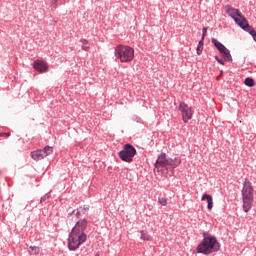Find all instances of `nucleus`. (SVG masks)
Returning <instances> with one entry per match:
<instances>
[{
  "label": "nucleus",
  "mask_w": 256,
  "mask_h": 256,
  "mask_svg": "<svg viewBox=\"0 0 256 256\" xmlns=\"http://www.w3.org/2000/svg\"><path fill=\"white\" fill-rule=\"evenodd\" d=\"M203 240L197 247L198 253H203V255H211V253L217 252L220 248L219 242H217V238L211 236L208 232L203 234Z\"/></svg>",
  "instance_id": "nucleus-2"
},
{
  "label": "nucleus",
  "mask_w": 256,
  "mask_h": 256,
  "mask_svg": "<svg viewBox=\"0 0 256 256\" xmlns=\"http://www.w3.org/2000/svg\"><path fill=\"white\" fill-rule=\"evenodd\" d=\"M51 1V4L54 5V7H57V1L58 0H50Z\"/></svg>",
  "instance_id": "nucleus-25"
},
{
  "label": "nucleus",
  "mask_w": 256,
  "mask_h": 256,
  "mask_svg": "<svg viewBox=\"0 0 256 256\" xmlns=\"http://www.w3.org/2000/svg\"><path fill=\"white\" fill-rule=\"evenodd\" d=\"M207 201L208 205L207 208L209 211H211V209H213V196L209 195V194H203L201 201Z\"/></svg>",
  "instance_id": "nucleus-13"
},
{
  "label": "nucleus",
  "mask_w": 256,
  "mask_h": 256,
  "mask_svg": "<svg viewBox=\"0 0 256 256\" xmlns=\"http://www.w3.org/2000/svg\"><path fill=\"white\" fill-rule=\"evenodd\" d=\"M95 256H99V254H96Z\"/></svg>",
  "instance_id": "nucleus-29"
},
{
  "label": "nucleus",
  "mask_w": 256,
  "mask_h": 256,
  "mask_svg": "<svg viewBox=\"0 0 256 256\" xmlns=\"http://www.w3.org/2000/svg\"><path fill=\"white\" fill-rule=\"evenodd\" d=\"M212 43L214 47L218 49L219 53H221L224 61H233L231 52L229 51V49H227V47H225V45H223L221 42H219V40L215 38L212 39Z\"/></svg>",
  "instance_id": "nucleus-9"
},
{
  "label": "nucleus",
  "mask_w": 256,
  "mask_h": 256,
  "mask_svg": "<svg viewBox=\"0 0 256 256\" xmlns=\"http://www.w3.org/2000/svg\"><path fill=\"white\" fill-rule=\"evenodd\" d=\"M215 59L220 65H225V61L221 60L218 56H215Z\"/></svg>",
  "instance_id": "nucleus-22"
},
{
  "label": "nucleus",
  "mask_w": 256,
  "mask_h": 256,
  "mask_svg": "<svg viewBox=\"0 0 256 256\" xmlns=\"http://www.w3.org/2000/svg\"><path fill=\"white\" fill-rule=\"evenodd\" d=\"M158 203L163 207L167 206V198H159Z\"/></svg>",
  "instance_id": "nucleus-19"
},
{
  "label": "nucleus",
  "mask_w": 256,
  "mask_h": 256,
  "mask_svg": "<svg viewBox=\"0 0 256 256\" xmlns=\"http://www.w3.org/2000/svg\"><path fill=\"white\" fill-rule=\"evenodd\" d=\"M81 213L79 210H73L72 213L68 215V221L75 223L68 236V249L70 251H77L85 241H87V234L85 229H87V221L85 219H80Z\"/></svg>",
  "instance_id": "nucleus-1"
},
{
  "label": "nucleus",
  "mask_w": 256,
  "mask_h": 256,
  "mask_svg": "<svg viewBox=\"0 0 256 256\" xmlns=\"http://www.w3.org/2000/svg\"><path fill=\"white\" fill-rule=\"evenodd\" d=\"M238 26L241 27V29H243L244 31H247V33H249L250 35H252L255 31V28L249 25L247 18H245V20H242V23L238 24Z\"/></svg>",
  "instance_id": "nucleus-12"
},
{
  "label": "nucleus",
  "mask_w": 256,
  "mask_h": 256,
  "mask_svg": "<svg viewBox=\"0 0 256 256\" xmlns=\"http://www.w3.org/2000/svg\"><path fill=\"white\" fill-rule=\"evenodd\" d=\"M47 195V197H49V194H46Z\"/></svg>",
  "instance_id": "nucleus-28"
},
{
  "label": "nucleus",
  "mask_w": 256,
  "mask_h": 256,
  "mask_svg": "<svg viewBox=\"0 0 256 256\" xmlns=\"http://www.w3.org/2000/svg\"><path fill=\"white\" fill-rule=\"evenodd\" d=\"M41 201H45V197L41 198Z\"/></svg>",
  "instance_id": "nucleus-27"
},
{
  "label": "nucleus",
  "mask_w": 256,
  "mask_h": 256,
  "mask_svg": "<svg viewBox=\"0 0 256 256\" xmlns=\"http://www.w3.org/2000/svg\"><path fill=\"white\" fill-rule=\"evenodd\" d=\"M251 35H252L254 41H256V30Z\"/></svg>",
  "instance_id": "nucleus-26"
},
{
  "label": "nucleus",
  "mask_w": 256,
  "mask_h": 256,
  "mask_svg": "<svg viewBox=\"0 0 256 256\" xmlns=\"http://www.w3.org/2000/svg\"><path fill=\"white\" fill-rule=\"evenodd\" d=\"M178 110L182 113L184 123H189L193 119V108L189 107L185 102L180 103Z\"/></svg>",
  "instance_id": "nucleus-10"
},
{
  "label": "nucleus",
  "mask_w": 256,
  "mask_h": 256,
  "mask_svg": "<svg viewBox=\"0 0 256 256\" xmlns=\"http://www.w3.org/2000/svg\"><path fill=\"white\" fill-rule=\"evenodd\" d=\"M33 69L38 73H47L49 71V64L43 60H36L33 63Z\"/></svg>",
  "instance_id": "nucleus-11"
},
{
  "label": "nucleus",
  "mask_w": 256,
  "mask_h": 256,
  "mask_svg": "<svg viewBox=\"0 0 256 256\" xmlns=\"http://www.w3.org/2000/svg\"><path fill=\"white\" fill-rule=\"evenodd\" d=\"M225 9L227 15H229V17L235 21L236 25L241 24L242 21L245 22V16L241 13V11H239V9L231 6H226Z\"/></svg>",
  "instance_id": "nucleus-7"
},
{
  "label": "nucleus",
  "mask_w": 256,
  "mask_h": 256,
  "mask_svg": "<svg viewBox=\"0 0 256 256\" xmlns=\"http://www.w3.org/2000/svg\"><path fill=\"white\" fill-rule=\"evenodd\" d=\"M53 153V147L45 146L43 149L31 152V157L34 161H41L45 157H49Z\"/></svg>",
  "instance_id": "nucleus-8"
},
{
  "label": "nucleus",
  "mask_w": 256,
  "mask_h": 256,
  "mask_svg": "<svg viewBox=\"0 0 256 256\" xmlns=\"http://www.w3.org/2000/svg\"><path fill=\"white\" fill-rule=\"evenodd\" d=\"M196 53L197 55H201L203 53V46H197Z\"/></svg>",
  "instance_id": "nucleus-20"
},
{
  "label": "nucleus",
  "mask_w": 256,
  "mask_h": 256,
  "mask_svg": "<svg viewBox=\"0 0 256 256\" xmlns=\"http://www.w3.org/2000/svg\"><path fill=\"white\" fill-rule=\"evenodd\" d=\"M243 211L249 213L253 207V186L251 182L245 181L242 189Z\"/></svg>",
  "instance_id": "nucleus-4"
},
{
  "label": "nucleus",
  "mask_w": 256,
  "mask_h": 256,
  "mask_svg": "<svg viewBox=\"0 0 256 256\" xmlns=\"http://www.w3.org/2000/svg\"><path fill=\"white\" fill-rule=\"evenodd\" d=\"M244 85H246V87H255V80H253V78H246Z\"/></svg>",
  "instance_id": "nucleus-18"
},
{
  "label": "nucleus",
  "mask_w": 256,
  "mask_h": 256,
  "mask_svg": "<svg viewBox=\"0 0 256 256\" xmlns=\"http://www.w3.org/2000/svg\"><path fill=\"white\" fill-rule=\"evenodd\" d=\"M80 43H82V46H81L82 51H89V40L81 39Z\"/></svg>",
  "instance_id": "nucleus-17"
},
{
  "label": "nucleus",
  "mask_w": 256,
  "mask_h": 256,
  "mask_svg": "<svg viewBox=\"0 0 256 256\" xmlns=\"http://www.w3.org/2000/svg\"><path fill=\"white\" fill-rule=\"evenodd\" d=\"M179 165H181V158H175V159L170 158L169 167H172V169H175L179 167Z\"/></svg>",
  "instance_id": "nucleus-14"
},
{
  "label": "nucleus",
  "mask_w": 256,
  "mask_h": 256,
  "mask_svg": "<svg viewBox=\"0 0 256 256\" xmlns=\"http://www.w3.org/2000/svg\"><path fill=\"white\" fill-rule=\"evenodd\" d=\"M140 239L142 241H153V238L150 236L149 232L147 231L140 232Z\"/></svg>",
  "instance_id": "nucleus-15"
},
{
  "label": "nucleus",
  "mask_w": 256,
  "mask_h": 256,
  "mask_svg": "<svg viewBox=\"0 0 256 256\" xmlns=\"http://www.w3.org/2000/svg\"><path fill=\"white\" fill-rule=\"evenodd\" d=\"M205 37H207V27L202 29V38L205 39Z\"/></svg>",
  "instance_id": "nucleus-21"
},
{
  "label": "nucleus",
  "mask_w": 256,
  "mask_h": 256,
  "mask_svg": "<svg viewBox=\"0 0 256 256\" xmlns=\"http://www.w3.org/2000/svg\"><path fill=\"white\" fill-rule=\"evenodd\" d=\"M115 57L121 63H131L135 58V50L130 46L118 45L115 48Z\"/></svg>",
  "instance_id": "nucleus-3"
},
{
  "label": "nucleus",
  "mask_w": 256,
  "mask_h": 256,
  "mask_svg": "<svg viewBox=\"0 0 256 256\" xmlns=\"http://www.w3.org/2000/svg\"><path fill=\"white\" fill-rule=\"evenodd\" d=\"M40 251L41 248L37 246H30L28 248V252L30 253V255H39Z\"/></svg>",
  "instance_id": "nucleus-16"
},
{
  "label": "nucleus",
  "mask_w": 256,
  "mask_h": 256,
  "mask_svg": "<svg viewBox=\"0 0 256 256\" xmlns=\"http://www.w3.org/2000/svg\"><path fill=\"white\" fill-rule=\"evenodd\" d=\"M11 133L9 132H2L0 133V137H10Z\"/></svg>",
  "instance_id": "nucleus-23"
},
{
  "label": "nucleus",
  "mask_w": 256,
  "mask_h": 256,
  "mask_svg": "<svg viewBox=\"0 0 256 256\" xmlns=\"http://www.w3.org/2000/svg\"><path fill=\"white\" fill-rule=\"evenodd\" d=\"M203 41H205V38H201V40L198 42V47H203Z\"/></svg>",
  "instance_id": "nucleus-24"
},
{
  "label": "nucleus",
  "mask_w": 256,
  "mask_h": 256,
  "mask_svg": "<svg viewBox=\"0 0 256 256\" xmlns=\"http://www.w3.org/2000/svg\"><path fill=\"white\" fill-rule=\"evenodd\" d=\"M137 154V150L131 144H125L122 150L118 153L119 158L125 163L133 162V158Z\"/></svg>",
  "instance_id": "nucleus-6"
},
{
  "label": "nucleus",
  "mask_w": 256,
  "mask_h": 256,
  "mask_svg": "<svg viewBox=\"0 0 256 256\" xmlns=\"http://www.w3.org/2000/svg\"><path fill=\"white\" fill-rule=\"evenodd\" d=\"M169 163H170V158L167 157V154L161 153L158 156V159L155 163V169H157V171H160L162 175H165L166 177H173L174 171L171 170L170 173L169 171H167V167H169Z\"/></svg>",
  "instance_id": "nucleus-5"
}]
</instances>
